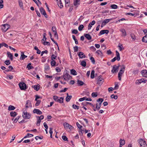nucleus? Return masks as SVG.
Segmentation results:
<instances>
[{
	"instance_id": "obj_7",
	"label": "nucleus",
	"mask_w": 147,
	"mask_h": 147,
	"mask_svg": "<svg viewBox=\"0 0 147 147\" xmlns=\"http://www.w3.org/2000/svg\"><path fill=\"white\" fill-rule=\"evenodd\" d=\"M138 142L140 145V147H146L147 144L146 143V142L145 141H144L143 139H141L140 140H139Z\"/></svg>"
},
{
	"instance_id": "obj_28",
	"label": "nucleus",
	"mask_w": 147,
	"mask_h": 147,
	"mask_svg": "<svg viewBox=\"0 0 147 147\" xmlns=\"http://www.w3.org/2000/svg\"><path fill=\"white\" fill-rule=\"evenodd\" d=\"M7 57H9L11 61L13 60V55L9 52H7Z\"/></svg>"
},
{
	"instance_id": "obj_3",
	"label": "nucleus",
	"mask_w": 147,
	"mask_h": 147,
	"mask_svg": "<svg viewBox=\"0 0 147 147\" xmlns=\"http://www.w3.org/2000/svg\"><path fill=\"white\" fill-rule=\"evenodd\" d=\"M53 99L56 101L59 102L60 103H62L63 102V97H60L59 98V97L56 96H54L53 97Z\"/></svg>"
},
{
	"instance_id": "obj_54",
	"label": "nucleus",
	"mask_w": 147,
	"mask_h": 147,
	"mask_svg": "<svg viewBox=\"0 0 147 147\" xmlns=\"http://www.w3.org/2000/svg\"><path fill=\"white\" fill-rule=\"evenodd\" d=\"M2 47L4 46L6 48H8V45L4 42H2L1 43Z\"/></svg>"
},
{
	"instance_id": "obj_4",
	"label": "nucleus",
	"mask_w": 147,
	"mask_h": 147,
	"mask_svg": "<svg viewBox=\"0 0 147 147\" xmlns=\"http://www.w3.org/2000/svg\"><path fill=\"white\" fill-rule=\"evenodd\" d=\"M104 100L102 98H99L97 100V102H99V104L96 103V108L99 110L101 106V105L103 101Z\"/></svg>"
},
{
	"instance_id": "obj_38",
	"label": "nucleus",
	"mask_w": 147,
	"mask_h": 147,
	"mask_svg": "<svg viewBox=\"0 0 147 147\" xmlns=\"http://www.w3.org/2000/svg\"><path fill=\"white\" fill-rule=\"evenodd\" d=\"M33 136V135L32 134H27L26 136L24 137V138H27L29 137H32Z\"/></svg>"
},
{
	"instance_id": "obj_12",
	"label": "nucleus",
	"mask_w": 147,
	"mask_h": 147,
	"mask_svg": "<svg viewBox=\"0 0 147 147\" xmlns=\"http://www.w3.org/2000/svg\"><path fill=\"white\" fill-rule=\"evenodd\" d=\"M63 125L64 126V127L66 129L69 128L70 130H71L73 128V127L72 125H69L66 122L64 123H63Z\"/></svg>"
},
{
	"instance_id": "obj_44",
	"label": "nucleus",
	"mask_w": 147,
	"mask_h": 147,
	"mask_svg": "<svg viewBox=\"0 0 147 147\" xmlns=\"http://www.w3.org/2000/svg\"><path fill=\"white\" fill-rule=\"evenodd\" d=\"M84 28V26L83 25L81 24L78 27V29L79 31H80L82 30Z\"/></svg>"
},
{
	"instance_id": "obj_59",
	"label": "nucleus",
	"mask_w": 147,
	"mask_h": 147,
	"mask_svg": "<svg viewBox=\"0 0 147 147\" xmlns=\"http://www.w3.org/2000/svg\"><path fill=\"white\" fill-rule=\"evenodd\" d=\"M90 49L93 51H95L96 49L94 46H92L90 47Z\"/></svg>"
},
{
	"instance_id": "obj_19",
	"label": "nucleus",
	"mask_w": 147,
	"mask_h": 147,
	"mask_svg": "<svg viewBox=\"0 0 147 147\" xmlns=\"http://www.w3.org/2000/svg\"><path fill=\"white\" fill-rule=\"evenodd\" d=\"M142 76L144 77L147 78V70H143L141 71Z\"/></svg>"
},
{
	"instance_id": "obj_11",
	"label": "nucleus",
	"mask_w": 147,
	"mask_h": 147,
	"mask_svg": "<svg viewBox=\"0 0 147 147\" xmlns=\"http://www.w3.org/2000/svg\"><path fill=\"white\" fill-rule=\"evenodd\" d=\"M120 66V65L117 66L116 65L113 66V69L111 70V72L112 73H115L117 72L118 69L119 68Z\"/></svg>"
},
{
	"instance_id": "obj_43",
	"label": "nucleus",
	"mask_w": 147,
	"mask_h": 147,
	"mask_svg": "<svg viewBox=\"0 0 147 147\" xmlns=\"http://www.w3.org/2000/svg\"><path fill=\"white\" fill-rule=\"evenodd\" d=\"M8 68H9L8 69H7L6 70V71L7 72H8L9 71H11L13 69V67L11 65H10L8 67Z\"/></svg>"
},
{
	"instance_id": "obj_17",
	"label": "nucleus",
	"mask_w": 147,
	"mask_h": 147,
	"mask_svg": "<svg viewBox=\"0 0 147 147\" xmlns=\"http://www.w3.org/2000/svg\"><path fill=\"white\" fill-rule=\"evenodd\" d=\"M52 31L55 33V37L56 38H58L56 27L55 26H53L52 28Z\"/></svg>"
},
{
	"instance_id": "obj_15",
	"label": "nucleus",
	"mask_w": 147,
	"mask_h": 147,
	"mask_svg": "<svg viewBox=\"0 0 147 147\" xmlns=\"http://www.w3.org/2000/svg\"><path fill=\"white\" fill-rule=\"evenodd\" d=\"M40 11L41 13L46 18H47V16L46 14V13L45 11L44 8L42 7H41L40 9Z\"/></svg>"
},
{
	"instance_id": "obj_30",
	"label": "nucleus",
	"mask_w": 147,
	"mask_h": 147,
	"mask_svg": "<svg viewBox=\"0 0 147 147\" xmlns=\"http://www.w3.org/2000/svg\"><path fill=\"white\" fill-rule=\"evenodd\" d=\"M70 72L71 74L74 75H77V72L74 69H71L70 70Z\"/></svg>"
},
{
	"instance_id": "obj_57",
	"label": "nucleus",
	"mask_w": 147,
	"mask_h": 147,
	"mask_svg": "<svg viewBox=\"0 0 147 147\" xmlns=\"http://www.w3.org/2000/svg\"><path fill=\"white\" fill-rule=\"evenodd\" d=\"M4 63L7 65H9L10 63V62L9 60H7L5 61Z\"/></svg>"
},
{
	"instance_id": "obj_21",
	"label": "nucleus",
	"mask_w": 147,
	"mask_h": 147,
	"mask_svg": "<svg viewBox=\"0 0 147 147\" xmlns=\"http://www.w3.org/2000/svg\"><path fill=\"white\" fill-rule=\"evenodd\" d=\"M32 105L31 101L29 100H28L27 101L26 103V107L27 108L29 107H31Z\"/></svg>"
},
{
	"instance_id": "obj_31",
	"label": "nucleus",
	"mask_w": 147,
	"mask_h": 147,
	"mask_svg": "<svg viewBox=\"0 0 147 147\" xmlns=\"http://www.w3.org/2000/svg\"><path fill=\"white\" fill-rule=\"evenodd\" d=\"M120 142V147H121L123 145L125 144V140H123L121 139L119 141Z\"/></svg>"
},
{
	"instance_id": "obj_35",
	"label": "nucleus",
	"mask_w": 147,
	"mask_h": 147,
	"mask_svg": "<svg viewBox=\"0 0 147 147\" xmlns=\"http://www.w3.org/2000/svg\"><path fill=\"white\" fill-rule=\"evenodd\" d=\"M142 41L143 42H147V34L143 37Z\"/></svg>"
},
{
	"instance_id": "obj_50",
	"label": "nucleus",
	"mask_w": 147,
	"mask_h": 147,
	"mask_svg": "<svg viewBox=\"0 0 147 147\" xmlns=\"http://www.w3.org/2000/svg\"><path fill=\"white\" fill-rule=\"evenodd\" d=\"M111 98H114L115 100L117 99L118 98V96L117 95H115L114 94L111 95Z\"/></svg>"
},
{
	"instance_id": "obj_52",
	"label": "nucleus",
	"mask_w": 147,
	"mask_h": 147,
	"mask_svg": "<svg viewBox=\"0 0 147 147\" xmlns=\"http://www.w3.org/2000/svg\"><path fill=\"white\" fill-rule=\"evenodd\" d=\"M62 139L65 141H68V139L67 137L65 136H62Z\"/></svg>"
},
{
	"instance_id": "obj_63",
	"label": "nucleus",
	"mask_w": 147,
	"mask_h": 147,
	"mask_svg": "<svg viewBox=\"0 0 147 147\" xmlns=\"http://www.w3.org/2000/svg\"><path fill=\"white\" fill-rule=\"evenodd\" d=\"M18 2L20 6V7H22L23 6V3L22 1H19Z\"/></svg>"
},
{
	"instance_id": "obj_2",
	"label": "nucleus",
	"mask_w": 147,
	"mask_h": 147,
	"mask_svg": "<svg viewBox=\"0 0 147 147\" xmlns=\"http://www.w3.org/2000/svg\"><path fill=\"white\" fill-rule=\"evenodd\" d=\"M69 72L68 71L66 70L64 71L63 73V78L65 80H68L71 77L70 76L69 74Z\"/></svg>"
},
{
	"instance_id": "obj_1",
	"label": "nucleus",
	"mask_w": 147,
	"mask_h": 147,
	"mask_svg": "<svg viewBox=\"0 0 147 147\" xmlns=\"http://www.w3.org/2000/svg\"><path fill=\"white\" fill-rule=\"evenodd\" d=\"M125 67V66L124 65H122L121 66V69L119 72L118 74V78L119 80H121V78L122 74L124 72Z\"/></svg>"
},
{
	"instance_id": "obj_53",
	"label": "nucleus",
	"mask_w": 147,
	"mask_h": 147,
	"mask_svg": "<svg viewBox=\"0 0 147 147\" xmlns=\"http://www.w3.org/2000/svg\"><path fill=\"white\" fill-rule=\"evenodd\" d=\"M41 122V120L40 119H38V118L37 122L36 123V125L37 126H39L40 125V123Z\"/></svg>"
},
{
	"instance_id": "obj_39",
	"label": "nucleus",
	"mask_w": 147,
	"mask_h": 147,
	"mask_svg": "<svg viewBox=\"0 0 147 147\" xmlns=\"http://www.w3.org/2000/svg\"><path fill=\"white\" fill-rule=\"evenodd\" d=\"M56 62L54 60H52L51 62V64L52 67H53L55 65Z\"/></svg>"
},
{
	"instance_id": "obj_64",
	"label": "nucleus",
	"mask_w": 147,
	"mask_h": 147,
	"mask_svg": "<svg viewBox=\"0 0 147 147\" xmlns=\"http://www.w3.org/2000/svg\"><path fill=\"white\" fill-rule=\"evenodd\" d=\"M55 70L58 72H60L61 71V69L58 67H56L55 68Z\"/></svg>"
},
{
	"instance_id": "obj_47",
	"label": "nucleus",
	"mask_w": 147,
	"mask_h": 147,
	"mask_svg": "<svg viewBox=\"0 0 147 147\" xmlns=\"http://www.w3.org/2000/svg\"><path fill=\"white\" fill-rule=\"evenodd\" d=\"M118 47H119V49L120 51H121L122 49H124L123 48V46L122 44H119L118 46Z\"/></svg>"
},
{
	"instance_id": "obj_56",
	"label": "nucleus",
	"mask_w": 147,
	"mask_h": 147,
	"mask_svg": "<svg viewBox=\"0 0 147 147\" xmlns=\"http://www.w3.org/2000/svg\"><path fill=\"white\" fill-rule=\"evenodd\" d=\"M76 125L80 129L81 128H83L82 126L80 125L78 122H77L76 123Z\"/></svg>"
},
{
	"instance_id": "obj_20",
	"label": "nucleus",
	"mask_w": 147,
	"mask_h": 147,
	"mask_svg": "<svg viewBox=\"0 0 147 147\" xmlns=\"http://www.w3.org/2000/svg\"><path fill=\"white\" fill-rule=\"evenodd\" d=\"M120 31L122 33V36L125 37L127 35L125 29H121Z\"/></svg>"
},
{
	"instance_id": "obj_27",
	"label": "nucleus",
	"mask_w": 147,
	"mask_h": 147,
	"mask_svg": "<svg viewBox=\"0 0 147 147\" xmlns=\"http://www.w3.org/2000/svg\"><path fill=\"white\" fill-rule=\"evenodd\" d=\"M57 1L58 6L61 8L62 7H63V6L61 0H57Z\"/></svg>"
},
{
	"instance_id": "obj_51",
	"label": "nucleus",
	"mask_w": 147,
	"mask_h": 147,
	"mask_svg": "<svg viewBox=\"0 0 147 147\" xmlns=\"http://www.w3.org/2000/svg\"><path fill=\"white\" fill-rule=\"evenodd\" d=\"M72 107L75 109H79V107L78 106L74 104L73 105Z\"/></svg>"
},
{
	"instance_id": "obj_41",
	"label": "nucleus",
	"mask_w": 147,
	"mask_h": 147,
	"mask_svg": "<svg viewBox=\"0 0 147 147\" xmlns=\"http://www.w3.org/2000/svg\"><path fill=\"white\" fill-rule=\"evenodd\" d=\"M80 65L83 67H85L86 66V62L84 61H82L80 63Z\"/></svg>"
},
{
	"instance_id": "obj_6",
	"label": "nucleus",
	"mask_w": 147,
	"mask_h": 147,
	"mask_svg": "<svg viewBox=\"0 0 147 147\" xmlns=\"http://www.w3.org/2000/svg\"><path fill=\"white\" fill-rule=\"evenodd\" d=\"M22 117L24 119H28L31 117V115L27 112H24L23 113Z\"/></svg>"
},
{
	"instance_id": "obj_37",
	"label": "nucleus",
	"mask_w": 147,
	"mask_h": 147,
	"mask_svg": "<svg viewBox=\"0 0 147 147\" xmlns=\"http://www.w3.org/2000/svg\"><path fill=\"white\" fill-rule=\"evenodd\" d=\"M72 96L71 95L67 96L65 98L66 101L67 102L69 101L72 98Z\"/></svg>"
},
{
	"instance_id": "obj_46",
	"label": "nucleus",
	"mask_w": 147,
	"mask_h": 147,
	"mask_svg": "<svg viewBox=\"0 0 147 147\" xmlns=\"http://www.w3.org/2000/svg\"><path fill=\"white\" fill-rule=\"evenodd\" d=\"M111 7L113 9H116L117 8V6L116 5L113 4L111 5Z\"/></svg>"
},
{
	"instance_id": "obj_22",
	"label": "nucleus",
	"mask_w": 147,
	"mask_h": 147,
	"mask_svg": "<svg viewBox=\"0 0 147 147\" xmlns=\"http://www.w3.org/2000/svg\"><path fill=\"white\" fill-rule=\"evenodd\" d=\"M27 56L24 55V53L22 52L21 53V57L20 58V60H22L24 59L25 58L27 57Z\"/></svg>"
},
{
	"instance_id": "obj_58",
	"label": "nucleus",
	"mask_w": 147,
	"mask_h": 147,
	"mask_svg": "<svg viewBox=\"0 0 147 147\" xmlns=\"http://www.w3.org/2000/svg\"><path fill=\"white\" fill-rule=\"evenodd\" d=\"M74 52H77L78 51V47L77 46H76L74 47Z\"/></svg>"
},
{
	"instance_id": "obj_33",
	"label": "nucleus",
	"mask_w": 147,
	"mask_h": 147,
	"mask_svg": "<svg viewBox=\"0 0 147 147\" xmlns=\"http://www.w3.org/2000/svg\"><path fill=\"white\" fill-rule=\"evenodd\" d=\"M96 54L97 55H98L101 56L102 55V52L100 51V50H98L96 52Z\"/></svg>"
},
{
	"instance_id": "obj_48",
	"label": "nucleus",
	"mask_w": 147,
	"mask_h": 147,
	"mask_svg": "<svg viewBox=\"0 0 147 147\" xmlns=\"http://www.w3.org/2000/svg\"><path fill=\"white\" fill-rule=\"evenodd\" d=\"M71 31L72 34H77L78 32V30L76 29H73Z\"/></svg>"
},
{
	"instance_id": "obj_60",
	"label": "nucleus",
	"mask_w": 147,
	"mask_h": 147,
	"mask_svg": "<svg viewBox=\"0 0 147 147\" xmlns=\"http://www.w3.org/2000/svg\"><path fill=\"white\" fill-rule=\"evenodd\" d=\"M40 102V100H37L36 103L35 104L36 106H38L39 105Z\"/></svg>"
},
{
	"instance_id": "obj_26",
	"label": "nucleus",
	"mask_w": 147,
	"mask_h": 147,
	"mask_svg": "<svg viewBox=\"0 0 147 147\" xmlns=\"http://www.w3.org/2000/svg\"><path fill=\"white\" fill-rule=\"evenodd\" d=\"M32 87L34 88L37 91L39 90L40 88V85L39 84L32 86Z\"/></svg>"
},
{
	"instance_id": "obj_14",
	"label": "nucleus",
	"mask_w": 147,
	"mask_h": 147,
	"mask_svg": "<svg viewBox=\"0 0 147 147\" xmlns=\"http://www.w3.org/2000/svg\"><path fill=\"white\" fill-rule=\"evenodd\" d=\"M80 0H73V4L76 8L80 5Z\"/></svg>"
},
{
	"instance_id": "obj_5",
	"label": "nucleus",
	"mask_w": 147,
	"mask_h": 147,
	"mask_svg": "<svg viewBox=\"0 0 147 147\" xmlns=\"http://www.w3.org/2000/svg\"><path fill=\"white\" fill-rule=\"evenodd\" d=\"M116 53L117 57H114L113 59L111 60V61L112 62H114L116 60H117V61H119L120 60V54L119 52L117 51H116Z\"/></svg>"
},
{
	"instance_id": "obj_34",
	"label": "nucleus",
	"mask_w": 147,
	"mask_h": 147,
	"mask_svg": "<svg viewBox=\"0 0 147 147\" xmlns=\"http://www.w3.org/2000/svg\"><path fill=\"white\" fill-rule=\"evenodd\" d=\"M15 109V107L13 106L10 105L9 106L8 110L9 111L13 110Z\"/></svg>"
},
{
	"instance_id": "obj_29",
	"label": "nucleus",
	"mask_w": 147,
	"mask_h": 147,
	"mask_svg": "<svg viewBox=\"0 0 147 147\" xmlns=\"http://www.w3.org/2000/svg\"><path fill=\"white\" fill-rule=\"evenodd\" d=\"M84 35L85 37L88 40H90L92 38L91 36L89 34H84Z\"/></svg>"
},
{
	"instance_id": "obj_49",
	"label": "nucleus",
	"mask_w": 147,
	"mask_h": 147,
	"mask_svg": "<svg viewBox=\"0 0 147 147\" xmlns=\"http://www.w3.org/2000/svg\"><path fill=\"white\" fill-rule=\"evenodd\" d=\"M86 96L83 97V98H80L79 99V101L80 102H81L84 100H86Z\"/></svg>"
},
{
	"instance_id": "obj_32",
	"label": "nucleus",
	"mask_w": 147,
	"mask_h": 147,
	"mask_svg": "<svg viewBox=\"0 0 147 147\" xmlns=\"http://www.w3.org/2000/svg\"><path fill=\"white\" fill-rule=\"evenodd\" d=\"M10 115L11 117H15L17 115V114L16 112L11 111L10 113Z\"/></svg>"
},
{
	"instance_id": "obj_10",
	"label": "nucleus",
	"mask_w": 147,
	"mask_h": 147,
	"mask_svg": "<svg viewBox=\"0 0 147 147\" xmlns=\"http://www.w3.org/2000/svg\"><path fill=\"white\" fill-rule=\"evenodd\" d=\"M147 80L144 78H142L140 80H137L136 82V84H140L142 82L146 83L147 82Z\"/></svg>"
},
{
	"instance_id": "obj_16",
	"label": "nucleus",
	"mask_w": 147,
	"mask_h": 147,
	"mask_svg": "<svg viewBox=\"0 0 147 147\" xmlns=\"http://www.w3.org/2000/svg\"><path fill=\"white\" fill-rule=\"evenodd\" d=\"M103 82V80L101 76H100L98 77L97 83L99 84H101Z\"/></svg>"
},
{
	"instance_id": "obj_55",
	"label": "nucleus",
	"mask_w": 147,
	"mask_h": 147,
	"mask_svg": "<svg viewBox=\"0 0 147 147\" xmlns=\"http://www.w3.org/2000/svg\"><path fill=\"white\" fill-rule=\"evenodd\" d=\"M90 59L91 61L92 62L93 64H94L95 63V61L94 58L93 57H91L90 58Z\"/></svg>"
},
{
	"instance_id": "obj_40",
	"label": "nucleus",
	"mask_w": 147,
	"mask_h": 147,
	"mask_svg": "<svg viewBox=\"0 0 147 147\" xmlns=\"http://www.w3.org/2000/svg\"><path fill=\"white\" fill-rule=\"evenodd\" d=\"M77 84L79 86H81L83 85L84 83L83 82L81 81L78 80L77 81Z\"/></svg>"
},
{
	"instance_id": "obj_61",
	"label": "nucleus",
	"mask_w": 147,
	"mask_h": 147,
	"mask_svg": "<svg viewBox=\"0 0 147 147\" xmlns=\"http://www.w3.org/2000/svg\"><path fill=\"white\" fill-rule=\"evenodd\" d=\"M57 56L55 55L54 54H53L51 56V60H54V59H55L57 57Z\"/></svg>"
},
{
	"instance_id": "obj_18",
	"label": "nucleus",
	"mask_w": 147,
	"mask_h": 147,
	"mask_svg": "<svg viewBox=\"0 0 147 147\" xmlns=\"http://www.w3.org/2000/svg\"><path fill=\"white\" fill-rule=\"evenodd\" d=\"M33 112L34 113H36L38 115H41L42 112L39 109H35L33 111Z\"/></svg>"
},
{
	"instance_id": "obj_24",
	"label": "nucleus",
	"mask_w": 147,
	"mask_h": 147,
	"mask_svg": "<svg viewBox=\"0 0 147 147\" xmlns=\"http://www.w3.org/2000/svg\"><path fill=\"white\" fill-rule=\"evenodd\" d=\"M78 55L79 56V58L81 59H83L86 57L85 55L82 52H80L79 53Z\"/></svg>"
},
{
	"instance_id": "obj_45",
	"label": "nucleus",
	"mask_w": 147,
	"mask_h": 147,
	"mask_svg": "<svg viewBox=\"0 0 147 147\" xmlns=\"http://www.w3.org/2000/svg\"><path fill=\"white\" fill-rule=\"evenodd\" d=\"M92 96L93 97L95 98L98 95L97 92H93L91 94Z\"/></svg>"
},
{
	"instance_id": "obj_25",
	"label": "nucleus",
	"mask_w": 147,
	"mask_h": 147,
	"mask_svg": "<svg viewBox=\"0 0 147 147\" xmlns=\"http://www.w3.org/2000/svg\"><path fill=\"white\" fill-rule=\"evenodd\" d=\"M95 23V21L94 20H93L92 22L90 23L89 24L88 27V30H89L91 29V28L92 27V26L94 25Z\"/></svg>"
},
{
	"instance_id": "obj_8",
	"label": "nucleus",
	"mask_w": 147,
	"mask_h": 147,
	"mask_svg": "<svg viewBox=\"0 0 147 147\" xmlns=\"http://www.w3.org/2000/svg\"><path fill=\"white\" fill-rule=\"evenodd\" d=\"M19 86L20 89L22 90H25L27 88L26 85L24 82H20Z\"/></svg>"
},
{
	"instance_id": "obj_9",
	"label": "nucleus",
	"mask_w": 147,
	"mask_h": 147,
	"mask_svg": "<svg viewBox=\"0 0 147 147\" xmlns=\"http://www.w3.org/2000/svg\"><path fill=\"white\" fill-rule=\"evenodd\" d=\"M10 28V26L7 24H4L3 25L1 30L3 32H6Z\"/></svg>"
},
{
	"instance_id": "obj_13",
	"label": "nucleus",
	"mask_w": 147,
	"mask_h": 147,
	"mask_svg": "<svg viewBox=\"0 0 147 147\" xmlns=\"http://www.w3.org/2000/svg\"><path fill=\"white\" fill-rule=\"evenodd\" d=\"M112 19H106L104 20L102 22L101 26L102 27L104 26L106 24L109 22Z\"/></svg>"
},
{
	"instance_id": "obj_23",
	"label": "nucleus",
	"mask_w": 147,
	"mask_h": 147,
	"mask_svg": "<svg viewBox=\"0 0 147 147\" xmlns=\"http://www.w3.org/2000/svg\"><path fill=\"white\" fill-rule=\"evenodd\" d=\"M109 32V30H101L99 33V35H102L105 33L107 34Z\"/></svg>"
},
{
	"instance_id": "obj_36",
	"label": "nucleus",
	"mask_w": 147,
	"mask_h": 147,
	"mask_svg": "<svg viewBox=\"0 0 147 147\" xmlns=\"http://www.w3.org/2000/svg\"><path fill=\"white\" fill-rule=\"evenodd\" d=\"M27 68H28V70H30V69L33 68V67L32 66L31 63H29L27 66Z\"/></svg>"
},
{
	"instance_id": "obj_62",
	"label": "nucleus",
	"mask_w": 147,
	"mask_h": 147,
	"mask_svg": "<svg viewBox=\"0 0 147 147\" xmlns=\"http://www.w3.org/2000/svg\"><path fill=\"white\" fill-rule=\"evenodd\" d=\"M48 53V51L47 50H45V51H42L41 52V56H42L43 54L45 53L47 54Z\"/></svg>"
},
{
	"instance_id": "obj_42",
	"label": "nucleus",
	"mask_w": 147,
	"mask_h": 147,
	"mask_svg": "<svg viewBox=\"0 0 147 147\" xmlns=\"http://www.w3.org/2000/svg\"><path fill=\"white\" fill-rule=\"evenodd\" d=\"M94 72L95 71L94 70H92L91 71L90 77L92 79H93L94 78Z\"/></svg>"
}]
</instances>
